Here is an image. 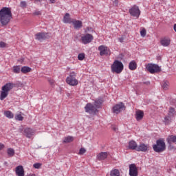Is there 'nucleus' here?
<instances>
[{"label":"nucleus","mask_w":176,"mask_h":176,"mask_svg":"<svg viewBox=\"0 0 176 176\" xmlns=\"http://www.w3.org/2000/svg\"><path fill=\"white\" fill-rule=\"evenodd\" d=\"M85 112L90 113V115H96V113L98 112V110H97V108H96L94 104L91 103H87L85 107Z\"/></svg>","instance_id":"obj_8"},{"label":"nucleus","mask_w":176,"mask_h":176,"mask_svg":"<svg viewBox=\"0 0 176 176\" xmlns=\"http://www.w3.org/2000/svg\"><path fill=\"white\" fill-rule=\"evenodd\" d=\"M3 164L4 166H8V162H4Z\"/></svg>","instance_id":"obj_50"},{"label":"nucleus","mask_w":176,"mask_h":176,"mask_svg":"<svg viewBox=\"0 0 176 176\" xmlns=\"http://www.w3.org/2000/svg\"><path fill=\"white\" fill-rule=\"evenodd\" d=\"M129 149L137 151V148H138L137 142H135V141L134 140L130 141L129 144Z\"/></svg>","instance_id":"obj_22"},{"label":"nucleus","mask_w":176,"mask_h":176,"mask_svg":"<svg viewBox=\"0 0 176 176\" xmlns=\"http://www.w3.org/2000/svg\"><path fill=\"white\" fill-rule=\"evenodd\" d=\"M7 153H8V156H10V157L14 156V149L8 148L7 151Z\"/></svg>","instance_id":"obj_33"},{"label":"nucleus","mask_w":176,"mask_h":176,"mask_svg":"<svg viewBox=\"0 0 176 176\" xmlns=\"http://www.w3.org/2000/svg\"><path fill=\"white\" fill-rule=\"evenodd\" d=\"M20 71H21V69L20 68V65H16L13 67L12 72H14V74H20Z\"/></svg>","instance_id":"obj_32"},{"label":"nucleus","mask_w":176,"mask_h":176,"mask_svg":"<svg viewBox=\"0 0 176 176\" xmlns=\"http://www.w3.org/2000/svg\"><path fill=\"white\" fill-rule=\"evenodd\" d=\"M34 14L35 16H39V15L41 14V11H36V12H34Z\"/></svg>","instance_id":"obj_42"},{"label":"nucleus","mask_w":176,"mask_h":176,"mask_svg":"<svg viewBox=\"0 0 176 176\" xmlns=\"http://www.w3.org/2000/svg\"><path fill=\"white\" fill-rule=\"evenodd\" d=\"M93 39H94L93 35L90 34H87L81 37V42L84 45H87V43H90V42H91Z\"/></svg>","instance_id":"obj_13"},{"label":"nucleus","mask_w":176,"mask_h":176,"mask_svg":"<svg viewBox=\"0 0 176 176\" xmlns=\"http://www.w3.org/2000/svg\"><path fill=\"white\" fill-rule=\"evenodd\" d=\"M110 176H120V171L119 169H113L110 171Z\"/></svg>","instance_id":"obj_26"},{"label":"nucleus","mask_w":176,"mask_h":176,"mask_svg":"<svg viewBox=\"0 0 176 176\" xmlns=\"http://www.w3.org/2000/svg\"><path fill=\"white\" fill-rule=\"evenodd\" d=\"M108 157V153L107 152H101L98 155V159L99 160H105Z\"/></svg>","instance_id":"obj_20"},{"label":"nucleus","mask_w":176,"mask_h":176,"mask_svg":"<svg viewBox=\"0 0 176 176\" xmlns=\"http://www.w3.org/2000/svg\"><path fill=\"white\" fill-rule=\"evenodd\" d=\"M14 87V84L12 82H7L4 86L1 87V91L0 92V100L3 101L4 98H6L9 96V91Z\"/></svg>","instance_id":"obj_2"},{"label":"nucleus","mask_w":176,"mask_h":176,"mask_svg":"<svg viewBox=\"0 0 176 176\" xmlns=\"http://www.w3.org/2000/svg\"><path fill=\"white\" fill-rule=\"evenodd\" d=\"M129 175L130 176H138V169L135 164L129 165Z\"/></svg>","instance_id":"obj_14"},{"label":"nucleus","mask_w":176,"mask_h":176,"mask_svg":"<svg viewBox=\"0 0 176 176\" xmlns=\"http://www.w3.org/2000/svg\"><path fill=\"white\" fill-rule=\"evenodd\" d=\"M136 151L138 152H148V151H149V146L145 144H140L138 146Z\"/></svg>","instance_id":"obj_16"},{"label":"nucleus","mask_w":176,"mask_h":176,"mask_svg":"<svg viewBox=\"0 0 176 176\" xmlns=\"http://www.w3.org/2000/svg\"><path fill=\"white\" fill-rule=\"evenodd\" d=\"M19 131H20V133H23V129L20 128Z\"/></svg>","instance_id":"obj_52"},{"label":"nucleus","mask_w":176,"mask_h":176,"mask_svg":"<svg viewBox=\"0 0 176 176\" xmlns=\"http://www.w3.org/2000/svg\"><path fill=\"white\" fill-rule=\"evenodd\" d=\"M86 153V148H81L79 151L78 155H85Z\"/></svg>","instance_id":"obj_39"},{"label":"nucleus","mask_w":176,"mask_h":176,"mask_svg":"<svg viewBox=\"0 0 176 176\" xmlns=\"http://www.w3.org/2000/svg\"><path fill=\"white\" fill-rule=\"evenodd\" d=\"M33 167L34 168L39 169V168H41V167H42V164H41V163H35V164H33Z\"/></svg>","instance_id":"obj_37"},{"label":"nucleus","mask_w":176,"mask_h":176,"mask_svg":"<svg viewBox=\"0 0 176 176\" xmlns=\"http://www.w3.org/2000/svg\"><path fill=\"white\" fill-rule=\"evenodd\" d=\"M101 105H102V100H98L95 101L94 107H95V108H96V109H98V108H101Z\"/></svg>","instance_id":"obj_27"},{"label":"nucleus","mask_w":176,"mask_h":176,"mask_svg":"<svg viewBox=\"0 0 176 176\" xmlns=\"http://www.w3.org/2000/svg\"><path fill=\"white\" fill-rule=\"evenodd\" d=\"M123 63L119 60H115L111 65V71L116 74H120L123 71Z\"/></svg>","instance_id":"obj_4"},{"label":"nucleus","mask_w":176,"mask_h":176,"mask_svg":"<svg viewBox=\"0 0 176 176\" xmlns=\"http://www.w3.org/2000/svg\"><path fill=\"white\" fill-rule=\"evenodd\" d=\"M153 149L157 153H160L166 151V143L164 140H158L156 141V144L153 146Z\"/></svg>","instance_id":"obj_3"},{"label":"nucleus","mask_w":176,"mask_h":176,"mask_svg":"<svg viewBox=\"0 0 176 176\" xmlns=\"http://www.w3.org/2000/svg\"><path fill=\"white\" fill-rule=\"evenodd\" d=\"M146 68L150 74H156L157 72H160L162 71V69L159 65L153 63H148L146 66Z\"/></svg>","instance_id":"obj_7"},{"label":"nucleus","mask_w":176,"mask_h":176,"mask_svg":"<svg viewBox=\"0 0 176 176\" xmlns=\"http://www.w3.org/2000/svg\"><path fill=\"white\" fill-rule=\"evenodd\" d=\"M162 89L164 90H167L168 89V82H165L162 85Z\"/></svg>","instance_id":"obj_36"},{"label":"nucleus","mask_w":176,"mask_h":176,"mask_svg":"<svg viewBox=\"0 0 176 176\" xmlns=\"http://www.w3.org/2000/svg\"><path fill=\"white\" fill-rule=\"evenodd\" d=\"M23 135H25L27 138H32L33 135H35V130L31 128H26L24 129Z\"/></svg>","instance_id":"obj_15"},{"label":"nucleus","mask_w":176,"mask_h":176,"mask_svg":"<svg viewBox=\"0 0 176 176\" xmlns=\"http://www.w3.org/2000/svg\"><path fill=\"white\" fill-rule=\"evenodd\" d=\"M16 120H19L20 122L23 121L24 120V117L21 116V114H16L15 116Z\"/></svg>","instance_id":"obj_34"},{"label":"nucleus","mask_w":176,"mask_h":176,"mask_svg":"<svg viewBox=\"0 0 176 176\" xmlns=\"http://www.w3.org/2000/svg\"><path fill=\"white\" fill-rule=\"evenodd\" d=\"M6 46V44L5 43V42L1 41L0 42V47L3 49V47H5Z\"/></svg>","instance_id":"obj_41"},{"label":"nucleus","mask_w":176,"mask_h":176,"mask_svg":"<svg viewBox=\"0 0 176 176\" xmlns=\"http://www.w3.org/2000/svg\"><path fill=\"white\" fill-rule=\"evenodd\" d=\"M50 85H53L54 83V82H53V80H50Z\"/></svg>","instance_id":"obj_49"},{"label":"nucleus","mask_w":176,"mask_h":176,"mask_svg":"<svg viewBox=\"0 0 176 176\" xmlns=\"http://www.w3.org/2000/svg\"><path fill=\"white\" fill-rule=\"evenodd\" d=\"M20 5H21V8H27V2L25 1H21Z\"/></svg>","instance_id":"obj_40"},{"label":"nucleus","mask_w":176,"mask_h":176,"mask_svg":"<svg viewBox=\"0 0 176 176\" xmlns=\"http://www.w3.org/2000/svg\"><path fill=\"white\" fill-rule=\"evenodd\" d=\"M50 3H56V0H50Z\"/></svg>","instance_id":"obj_47"},{"label":"nucleus","mask_w":176,"mask_h":176,"mask_svg":"<svg viewBox=\"0 0 176 176\" xmlns=\"http://www.w3.org/2000/svg\"><path fill=\"white\" fill-rule=\"evenodd\" d=\"M113 130H114V131H116V128H113Z\"/></svg>","instance_id":"obj_53"},{"label":"nucleus","mask_w":176,"mask_h":176,"mask_svg":"<svg viewBox=\"0 0 176 176\" xmlns=\"http://www.w3.org/2000/svg\"><path fill=\"white\" fill-rule=\"evenodd\" d=\"M35 2H42V0H34Z\"/></svg>","instance_id":"obj_51"},{"label":"nucleus","mask_w":176,"mask_h":176,"mask_svg":"<svg viewBox=\"0 0 176 176\" xmlns=\"http://www.w3.org/2000/svg\"><path fill=\"white\" fill-rule=\"evenodd\" d=\"M173 30L176 32V23L173 25Z\"/></svg>","instance_id":"obj_48"},{"label":"nucleus","mask_w":176,"mask_h":176,"mask_svg":"<svg viewBox=\"0 0 176 176\" xmlns=\"http://www.w3.org/2000/svg\"><path fill=\"white\" fill-rule=\"evenodd\" d=\"M171 118L173 117L169 115L165 116L164 123H165V124H170L171 123Z\"/></svg>","instance_id":"obj_29"},{"label":"nucleus","mask_w":176,"mask_h":176,"mask_svg":"<svg viewBox=\"0 0 176 176\" xmlns=\"http://www.w3.org/2000/svg\"><path fill=\"white\" fill-rule=\"evenodd\" d=\"M129 68L131 69V71H134L135 69H137V63H135V60H132L129 63Z\"/></svg>","instance_id":"obj_23"},{"label":"nucleus","mask_w":176,"mask_h":176,"mask_svg":"<svg viewBox=\"0 0 176 176\" xmlns=\"http://www.w3.org/2000/svg\"><path fill=\"white\" fill-rule=\"evenodd\" d=\"M72 141H74V137L67 136V137L65 138L63 142H64V144H68L69 142H72Z\"/></svg>","instance_id":"obj_30"},{"label":"nucleus","mask_w":176,"mask_h":176,"mask_svg":"<svg viewBox=\"0 0 176 176\" xmlns=\"http://www.w3.org/2000/svg\"><path fill=\"white\" fill-rule=\"evenodd\" d=\"M124 109H126V106H124V104H123V102H120L113 107V113L118 114L120 113L122 111H124Z\"/></svg>","instance_id":"obj_11"},{"label":"nucleus","mask_w":176,"mask_h":176,"mask_svg":"<svg viewBox=\"0 0 176 176\" xmlns=\"http://www.w3.org/2000/svg\"><path fill=\"white\" fill-rule=\"evenodd\" d=\"M129 13L133 17H136V19H138V17H140V14H141L140 8H138V7L136 6H134L129 10Z\"/></svg>","instance_id":"obj_12"},{"label":"nucleus","mask_w":176,"mask_h":176,"mask_svg":"<svg viewBox=\"0 0 176 176\" xmlns=\"http://www.w3.org/2000/svg\"><path fill=\"white\" fill-rule=\"evenodd\" d=\"M4 115H5V116H6V118H8V119H13V118L14 116L13 113H12V111H5Z\"/></svg>","instance_id":"obj_28"},{"label":"nucleus","mask_w":176,"mask_h":176,"mask_svg":"<svg viewBox=\"0 0 176 176\" xmlns=\"http://www.w3.org/2000/svg\"><path fill=\"white\" fill-rule=\"evenodd\" d=\"M13 19L12 8L4 7L0 10V23L1 25H8Z\"/></svg>","instance_id":"obj_1"},{"label":"nucleus","mask_w":176,"mask_h":176,"mask_svg":"<svg viewBox=\"0 0 176 176\" xmlns=\"http://www.w3.org/2000/svg\"><path fill=\"white\" fill-rule=\"evenodd\" d=\"M166 141L168 142V149L169 151H176V147L173 144H176V135H171L168 136Z\"/></svg>","instance_id":"obj_6"},{"label":"nucleus","mask_w":176,"mask_h":176,"mask_svg":"<svg viewBox=\"0 0 176 176\" xmlns=\"http://www.w3.org/2000/svg\"><path fill=\"white\" fill-rule=\"evenodd\" d=\"M78 60H80V61H82V60L85 59V54H79L78 56Z\"/></svg>","instance_id":"obj_38"},{"label":"nucleus","mask_w":176,"mask_h":176,"mask_svg":"<svg viewBox=\"0 0 176 176\" xmlns=\"http://www.w3.org/2000/svg\"><path fill=\"white\" fill-rule=\"evenodd\" d=\"M113 5H115V6H118V3H119V1H118V0H114L113 1Z\"/></svg>","instance_id":"obj_43"},{"label":"nucleus","mask_w":176,"mask_h":176,"mask_svg":"<svg viewBox=\"0 0 176 176\" xmlns=\"http://www.w3.org/2000/svg\"><path fill=\"white\" fill-rule=\"evenodd\" d=\"M100 56H111V50L105 45H100L98 47Z\"/></svg>","instance_id":"obj_10"},{"label":"nucleus","mask_w":176,"mask_h":176,"mask_svg":"<svg viewBox=\"0 0 176 176\" xmlns=\"http://www.w3.org/2000/svg\"><path fill=\"white\" fill-rule=\"evenodd\" d=\"M35 36L37 41H40V42H41V41H45V39H49V38L52 36V33L39 32L36 34Z\"/></svg>","instance_id":"obj_9"},{"label":"nucleus","mask_w":176,"mask_h":176,"mask_svg":"<svg viewBox=\"0 0 176 176\" xmlns=\"http://www.w3.org/2000/svg\"><path fill=\"white\" fill-rule=\"evenodd\" d=\"M66 82L70 86H78L76 74L74 72H70L69 76L66 78Z\"/></svg>","instance_id":"obj_5"},{"label":"nucleus","mask_w":176,"mask_h":176,"mask_svg":"<svg viewBox=\"0 0 176 176\" xmlns=\"http://www.w3.org/2000/svg\"><path fill=\"white\" fill-rule=\"evenodd\" d=\"M5 148V145H3L2 143H0V151H2Z\"/></svg>","instance_id":"obj_44"},{"label":"nucleus","mask_w":176,"mask_h":176,"mask_svg":"<svg viewBox=\"0 0 176 176\" xmlns=\"http://www.w3.org/2000/svg\"><path fill=\"white\" fill-rule=\"evenodd\" d=\"M63 22L66 23L71 24L72 21H71V18L69 17V13H66L63 17Z\"/></svg>","instance_id":"obj_24"},{"label":"nucleus","mask_w":176,"mask_h":176,"mask_svg":"<svg viewBox=\"0 0 176 176\" xmlns=\"http://www.w3.org/2000/svg\"><path fill=\"white\" fill-rule=\"evenodd\" d=\"M144 84L146 85L147 86H148V85H151V82L146 81V82H144Z\"/></svg>","instance_id":"obj_46"},{"label":"nucleus","mask_w":176,"mask_h":176,"mask_svg":"<svg viewBox=\"0 0 176 176\" xmlns=\"http://www.w3.org/2000/svg\"><path fill=\"white\" fill-rule=\"evenodd\" d=\"M72 23H73V25L76 30L82 28V23L80 21H72Z\"/></svg>","instance_id":"obj_21"},{"label":"nucleus","mask_w":176,"mask_h":176,"mask_svg":"<svg viewBox=\"0 0 176 176\" xmlns=\"http://www.w3.org/2000/svg\"><path fill=\"white\" fill-rule=\"evenodd\" d=\"M169 116H172V118H174L176 115L175 109L170 107L168 111Z\"/></svg>","instance_id":"obj_31"},{"label":"nucleus","mask_w":176,"mask_h":176,"mask_svg":"<svg viewBox=\"0 0 176 176\" xmlns=\"http://www.w3.org/2000/svg\"><path fill=\"white\" fill-rule=\"evenodd\" d=\"M171 41H170L169 38H164L161 40L160 43L162 46H164V47H167V46H170Z\"/></svg>","instance_id":"obj_18"},{"label":"nucleus","mask_w":176,"mask_h":176,"mask_svg":"<svg viewBox=\"0 0 176 176\" xmlns=\"http://www.w3.org/2000/svg\"><path fill=\"white\" fill-rule=\"evenodd\" d=\"M140 35H141V36H142L143 38L146 36V30H145V28H143V29L140 31Z\"/></svg>","instance_id":"obj_35"},{"label":"nucleus","mask_w":176,"mask_h":176,"mask_svg":"<svg viewBox=\"0 0 176 176\" xmlns=\"http://www.w3.org/2000/svg\"><path fill=\"white\" fill-rule=\"evenodd\" d=\"M135 118L136 120L138 121L142 120V118H144V111L141 110L137 111L135 113Z\"/></svg>","instance_id":"obj_19"},{"label":"nucleus","mask_w":176,"mask_h":176,"mask_svg":"<svg viewBox=\"0 0 176 176\" xmlns=\"http://www.w3.org/2000/svg\"><path fill=\"white\" fill-rule=\"evenodd\" d=\"M123 41H124V38H123V36L119 38V41L122 43H123Z\"/></svg>","instance_id":"obj_45"},{"label":"nucleus","mask_w":176,"mask_h":176,"mask_svg":"<svg viewBox=\"0 0 176 176\" xmlns=\"http://www.w3.org/2000/svg\"><path fill=\"white\" fill-rule=\"evenodd\" d=\"M16 174L18 176H24V168H23V166H18L16 168Z\"/></svg>","instance_id":"obj_17"},{"label":"nucleus","mask_w":176,"mask_h":176,"mask_svg":"<svg viewBox=\"0 0 176 176\" xmlns=\"http://www.w3.org/2000/svg\"><path fill=\"white\" fill-rule=\"evenodd\" d=\"M31 68L28 66H23L21 69V72L22 74H28V72H31Z\"/></svg>","instance_id":"obj_25"}]
</instances>
